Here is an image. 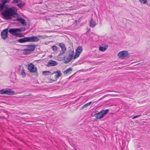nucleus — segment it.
I'll return each instance as SVG.
<instances>
[{
	"label": "nucleus",
	"mask_w": 150,
	"mask_h": 150,
	"mask_svg": "<svg viewBox=\"0 0 150 150\" xmlns=\"http://www.w3.org/2000/svg\"><path fill=\"white\" fill-rule=\"evenodd\" d=\"M16 32H21L24 31L25 30V28H16Z\"/></svg>",
	"instance_id": "nucleus-25"
},
{
	"label": "nucleus",
	"mask_w": 150,
	"mask_h": 150,
	"mask_svg": "<svg viewBox=\"0 0 150 150\" xmlns=\"http://www.w3.org/2000/svg\"><path fill=\"white\" fill-rule=\"evenodd\" d=\"M117 92V91H109V90H107L104 93H106V92Z\"/></svg>",
	"instance_id": "nucleus-32"
},
{
	"label": "nucleus",
	"mask_w": 150,
	"mask_h": 150,
	"mask_svg": "<svg viewBox=\"0 0 150 150\" xmlns=\"http://www.w3.org/2000/svg\"><path fill=\"white\" fill-rule=\"evenodd\" d=\"M74 52L73 51H70L69 52L68 57L67 58V60L64 61L65 64H67L70 62L73 58Z\"/></svg>",
	"instance_id": "nucleus-7"
},
{
	"label": "nucleus",
	"mask_w": 150,
	"mask_h": 150,
	"mask_svg": "<svg viewBox=\"0 0 150 150\" xmlns=\"http://www.w3.org/2000/svg\"><path fill=\"white\" fill-rule=\"evenodd\" d=\"M72 71V69L71 68H68L66 70L64 73H66V74L71 73Z\"/></svg>",
	"instance_id": "nucleus-24"
},
{
	"label": "nucleus",
	"mask_w": 150,
	"mask_h": 150,
	"mask_svg": "<svg viewBox=\"0 0 150 150\" xmlns=\"http://www.w3.org/2000/svg\"><path fill=\"white\" fill-rule=\"evenodd\" d=\"M8 29L6 28L3 30L1 33V37L4 40H5L7 38L8 36Z\"/></svg>",
	"instance_id": "nucleus-9"
},
{
	"label": "nucleus",
	"mask_w": 150,
	"mask_h": 150,
	"mask_svg": "<svg viewBox=\"0 0 150 150\" xmlns=\"http://www.w3.org/2000/svg\"><path fill=\"white\" fill-rule=\"evenodd\" d=\"M83 50V48L81 46H79L76 50V53L74 57H73L74 59L79 57Z\"/></svg>",
	"instance_id": "nucleus-8"
},
{
	"label": "nucleus",
	"mask_w": 150,
	"mask_h": 150,
	"mask_svg": "<svg viewBox=\"0 0 150 150\" xmlns=\"http://www.w3.org/2000/svg\"><path fill=\"white\" fill-rule=\"evenodd\" d=\"M40 36H33L31 37H25L18 40V42L20 43H25L27 42H37L40 40Z\"/></svg>",
	"instance_id": "nucleus-2"
},
{
	"label": "nucleus",
	"mask_w": 150,
	"mask_h": 150,
	"mask_svg": "<svg viewBox=\"0 0 150 150\" xmlns=\"http://www.w3.org/2000/svg\"><path fill=\"white\" fill-rule=\"evenodd\" d=\"M25 5V3L24 2H22L18 3H17V6L20 8H22Z\"/></svg>",
	"instance_id": "nucleus-19"
},
{
	"label": "nucleus",
	"mask_w": 150,
	"mask_h": 150,
	"mask_svg": "<svg viewBox=\"0 0 150 150\" xmlns=\"http://www.w3.org/2000/svg\"><path fill=\"white\" fill-rule=\"evenodd\" d=\"M3 18L6 20H11L18 16L17 11L15 8H6L1 13Z\"/></svg>",
	"instance_id": "nucleus-1"
},
{
	"label": "nucleus",
	"mask_w": 150,
	"mask_h": 150,
	"mask_svg": "<svg viewBox=\"0 0 150 150\" xmlns=\"http://www.w3.org/2000/svg\"><path fill=\"white\" fill-rule=\"evenodd\" d=\"M109 111L110 110L108 109L103 110L100 112L96 111L95 112L94 116L96 117V118L100 119L103 118L105 115L107 114Z\"/></svg>",
	"instance_id": "nucleus-3"
},
{
	"label": "nucleus",
	"mask_w": 150,
	"mask_h": 150,
	"mask_svg": "<svg viewBox=\"0 0 150 150\" xmlns=\"http://www.w3.org/2000/svg\"><path fill=\"white\" fill-rule=\"evenodd\" d=\"M18 71L20 75H22L23 77L25 76V73L24 72L23 67L21 66H19Z\"/></svg>",
	"instance_id": "nucleus-13"
},
{
	"label": "nucleus",
	"mask_w": 150,
	"mask_h": 150,
	"mask_svg": "<svg viewBox=\"0 0 150 150\" xmlns=\"http://www.w3.org/2000/svg\"><path fill=\"white\" fill-rule=\"evenodd\" d=\"M35 45H29L27 46V48L31 52L33 51L35 49Z\"/></svg>",
	"instance_id": "nucleus-15"
},
{
	"label": "nucleus",
	"mask_w": 150,
	"mask_h": 150,
	"mask_svg": "<svg viewBox=\"0 0 150 150\" xmlns=\"http://www.w3.org/2000/svg\"><path fill=\"white\" fill-rule=\"evenodd\" d=\"M62 75V73L59 70L56 71H54L51 74V75L50 77V80L51 82L55 81L57 80V78L60 77Z\"/></svg>",
	"instance_id": "nucleus-4"
},
{
	"label": "nucleus",
	"mask_w": 150,
	"mask_h": 150,
	"mask_svg": "<svg viewBox=\"0 0 150 150\" xmlns=\"http://www.w3.org/2000/svg\"><path fill=\"white\" fill-rule=\"evenodd\" d=\"M75 150H77V149H75Z\"/></svg>",
	"instance_id": "nucleus-36"
},
{
	"label": "nucleus",
	"mask_w": 150,
	"mask_h": 150,
	"mask_svg": "<svg viewBox=\"0 0 150 150\" xmlns=\"http://www.w3.org/2000/svg\"><path fill=\"white\" fill-rule=\"evenodd\" d=\"M15 35L17 37H23V34L20 33H17Z\"/></svg>",
	"instance_id": "nucleus-27"
},
{
	"label": "nucleus",
	"mask_w": 150,
	"mask_h": 150,
	"mask_svg": "<svg viewBox=\"0 0 150 150\" xmlns=\"http://www.w3.org/2000/svg\"><path fill=\"white\" fill-rule=\"evenodd\" d=\"M28 69L31 72H36L37 71L36 68L34 67V65L32 64H30L28 66Z\"/></svg>",
	"instance_id": "nucleus-11"
},
{
	"label": "nucleus",
	"mask_w": 150,
	"mask_h": 150,
	"mask_svg": "<svg viewBox=\"0 0 150 150\" xmlns=\"http://www.w3.org/2000/svg\"><path fill=\"white\" fill-rule=\"evenodd\" d=\"M52 49L54 52H57L59 49V48L56 45H54L51 47Z\"/></svg>",
	"instance_id": "nucleus-21"
},
{
	"label": "nucleus",
	"mask_w": 150,
	"mask_h": 150,
	"mask_svg": "<svg viewBox=\"0 0 150 150\" xmlns=\"http://www.w3.org/2000/svg\"><path fill=\"white\" fill-rule=\"evenodd\" d=\"M42 74L44 75H47L50 74L51 75L52 73L49 71H44L42 72Z\"/></svg>",
	"instance_id": "nucleus-22"
},
{
	"label": "nucleus",
	"mask_w": 150,
	"mask_h": 150,
	"mask_svg": "<svg viewBox=\"0 0 150 150\" xmlns=\"http://www.w3.org/2000/svg\"><path fill=\"white\" fill-rule=\"evenodd\" d=\"M118 57L121 59H127L129 57V54L127 51H123L120 52L117 54Z\"/></svg>",
	"instance_id": "nucleus-5"
},
{
	"label": "nucleus",
	"mask_w": 150,
	"mask_h": 150,
	"mask_svg": "<svg viewBox=\"0 0 150 150\" xmlns=\"http://www.w3.org/2000/svg\"><path fill=\"white\" fill-rule=\"evenodd\" d=\"M92 102H89L88 103H87L85 104L82 107V109H83L84 108L87 107V106H89L90 104Z\"/></svg>",
	"instance_id": "nucleus-23"
},
{
	"label": "nucleus",
	"mask_w": 150,
	"mask_h": 150,
	"mask_svg": "<svg viewBox=\"0 0 150 150\" xmlns=\"http://www.w3.org/2000/svg\"><path fill=\"white\" fill-rule=\"evenodd\" d=\"M10 0H2L1 2L3 3L4 4L8 2Z\"/></svg>",
	"instance_id": "nucleus-29"
},
{
	"label": "nucleus",
	"mask_w": 150,
	"mask_h": 150,
	"mask_svg": "<svg viewBox=\"0 0 150 150\" xmlns=\"http://www.w3.org/2000/svg\"><path fill=\"white\" fill-rule=\"evenodd\" d=\"M32 96V94H30L28 96Z\"/></svg>",
	"instance_id": "nucleus-34"
},
{
	"label": "nucleus",
	"mask_w": 150,
	"mask_h": 150,
	"mask_svg": "<svg viewBox=\"0 0 150 150\" xmlns=\"http://www.w3.org/2000/svg\"><path fill=\"white\" fill-rule=\"evenodd\" d=\"M59 46L61 48L62 51L60 52L59 54L58 55V56H60L64 54V53L66 50L65 44L63 43H60L59 44Z\"/></svg>",
	"instance_id": "nucleus-10"
},
{
	"label": "nucleus",
	"mask_w": 150,
	"mask_h": 150,
	"mask_svg": "<svg viewBox=\"0 0 150 150\" xmlns=\"http://www.w3.org/2000/svg\"><path fill=\"white\" fill-rule=\"evenodd\" d=\"M53 78H54V75H53Z\"/></svg>",
	"instance_id": "nucleus-35"
},
{
	"label": "nucleus",
	"mask_w": 150,
	"mask_h": 150,
	"mask_svg": "<svg viewBox=\"0 0 150 150\" xmlns=\"http://www.w3.org/2000/svg\"><path fill=\"white\" fill-rule=\"evenodd\" d=\"M8 31L11 34L15 35L17 33L16 28L11 29L9 30Z\"/></svg>",
	"instance_id": "nucleus-17"
},
{
	"label": "nucleus",
	"mask_w": 150,
	"mask_h": 150,
	"mask_svg": "<svg viewBox=\"0 0 150 150\" xmlns=\"http://www.w3.org/2000/svg\"><path fill=\"white\" fill-rule=\"evenodd\" d=\"M5 4H4L1 2L0 4V11H4L5 9L6 8H8L5 5Z\"/></svg>",
	"instance_id": "nucleus-16"
},
{
	"label": "nucleus",
	"mask_w": 150,
	"mask_h": 150,
	"mask_svg": "<svg viewBox=\"0 0 150 150\" xmlns=\"http://www.w3.org/2000/svg\"><path fill=\"white\" fill-rule=\"evenodd\" d=\"M139 1L141 3L146 4L147 2V0H139Z\"/></svg>",
	"instance_id": "nucleus-28"
},
{
	"label": "nucleus",
	"mask_w": 150,
	"mask_h": 150,
	"mask_svg": "<svg viewBox=\"0 0 150 150\" xmlns=\"http://www.w3.org/2000/svg\"><path fill=\"white\" fill-rule=\"evenodd\" d=\"M58 63L55 61L52 60H50L47 64V66L48 67L50 66H54L57 65Z\"/></svg>",
	"instance_id": "nucleus-12"
},
{
	"label": "nucleus",
	"mask_w": 150,
	"mask_h": 150,
	"mask_svg": "<svg viewBox=\"0 0 150 150\" xmlns=\"http://www.w3.org/2000/svg\"><path fill=\"white\" fill-rule=\"evenodd\" d=\"M0 94H6L8 95H13L15 94V92L12 91L11 89L6 88L0 90Z\"/></svg>",
	"instance_id": "nucleus-6"
},
{
	"label": "nucleus",
	"mask_w": 150,
	"mask_h": 150,
	"mask_svg": "<svg viewBox=\"0 0 150 150\" xmlns=\"http://www.w3.org/2000/svg\"><path fill=\"white\" fill-rule=\"evenodd\" d=\"M141 115H139L135 116L133 117L132 119H134L137 118L138 117H140Z\"/></svg>",
	"instance_id": "nucleus-31"
},
{
	"label": "nucleus",
	"mask_w": 150,
	"mask_h": 150,
	"mask_svg": "<svg viewBox=\"0 0 150 150\" xmlns=\"http://www.w3.org/2000/svg\"><path fill=\"white\" fill-rule=\"evenodd\" d=\"M96 24L95 21L92 18L90 22V26L92 27H94L96 26Z\"/></svg>",
	"instance_id": "nucleus-18"
},
{
	"label": "nucleus",
	"mask_w": 150,
	"mask_h": 150,
	"mask_svg": "<svg viewBox=\"0 0 150 150\" xmlns=\"http://www.w3.org/2000/svg\"><path fill=\"white\" fill-rule=\"evenodd\" d=\"M17 21L21 23L23 25L26 26L27 25V23L25 21L21 18H18L17 19Z\"/></svg>",
	"instance_id": "nucleus-14"
},
{
	"label": "nucleus",
	"mask_w": 150,
	"mask_h": 150,
	"mask_svg": "<svg viewBox=\"0 0 150 150\" xmlns=\"http://www.w3.org/2000/svg\"><path fill=\"white\" fill-rule=\"evenodd\" d=\"M106 48L104 47H100L99 48V50L101 51L104 52L105 51Z\"/></svg>",
	"instance_id": "nucleus-26"
},
{
	"label": "nucleus",
	"mask_w": 150,
	"mask_h": 150,
	"mask_svg": "<svg viewBox=\"0 0 150 150\" xmlns=\"http://www.w3.org/2000/svg\"><path fill=\"white\" fill-rule=\"evenodd\" d=\"M31 52L27 48L24 49L23 53L25 55L31 53Z\"/></svg>",
	"instance_id": "nucleus-20"
},
{
	"label": "nucleus",
	"mask_w": 150,
	"mask_h": 150,
	"mask_svg": "<svg viewBox=\"0 0 150 150\" xmlns=\"http://www.w3.org/2000/svg\"><path fill=\"white\" fill-rule=\"evenodd\" d=\"M21 0H13L12 1L13 3H18Z\"/></svg>",
	"instance_id": "nucleus-30"
},
{
	"label": "nucleus",
	"mask_w": 150,
	"mask_h": 150,
	"mask_svg": "<svg viewBox=\"0 0 150 150\" xmlns=\"http://www.w3.org/2000/svg\"><path fill=\"white\" fill-rule=\"evenodd\" d=\"M116 96L115 95H114V94H107V95H106L105 96Z\"/></svg>",
	"instance_id": "nucleus-33"
}]
</instances>
